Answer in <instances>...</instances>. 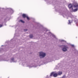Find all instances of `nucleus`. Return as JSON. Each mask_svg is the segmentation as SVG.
<instances>
[{"label": "nucleus", "mask_w": 78, "mask_h": 78, "mask_svg": "<svg viewBox=\"0 0 78 78\" xmlns=\"http://www.w3.org/2000/svg\"><path fill=\"white\" fill-rule=\"evenodd\" d=\"M7 20V19H5L4 20Z\"/></svg>", "instance_id": "nucleus-27"}, {"label": "nucleus", "mask_w": 78, "mask_h": 78, "mask_svg": "<svg viewBox=\"0 0 78 78\" xmlns=\"http://www.w3.org/2000/svg\"><path fill=\"white\" fill-rule=\"evenodd\" d=\"M9 9L10 11H11V14H12V13L13 12V10H12V9L11 8H9Z\"/></svg>", "instance_id": "nucleus-15"}, {"label": "nucleus", "mask_w": 78, "mask_h": 78, "mask_svg": "<svg viewBox=\"0 0 78 78\" xmlns=\"http://www.w3.org/2000/svg\"><path fill=\"white\" fill-rule=\"evenodd\" d=\"M57 74H58V75H62V72H61V71H58L57 73Z\"/></svg>", "instance_id": "nucleus-11"}, {"label": "nucleus", "mask_w": 78, "mask_h": 78, "mask_svg": "<svg viewBox=\"0 0 78 78\" xmlns=\"http://www.w3.org/2000/svg\"><path fill=\"white\" fill-rule=\"evenodd\" d=\"M28 31V30L27 29H24V31L25 32L26 31Z\"/></svg>", "instance_id": "nucleus-23"}, {"label": "nucleus", "mask_w": 78, "mask_h": 78, "mask_svg": "<svg viewBox=\"0 0 78 78\" xmlns=\"http://www.w3.org/2000/svg\"><path fill=\"white\" fill-rule=\"evenodd\" d=\"M51 61H49L48 62H50Z\"/></svg>", "instance_id": "nucleus-30"}, {"label": "nucleus", "mask_w": 78, "mask_h": 78, "mask_svg": "<svg viewBox=\"0 0 78 78\" xmlns=\"http://www.w3.org/2000/svg\"><path fill=\"white\" fill-rule=\"evenodd\" d=\"M39 56L41 59L44 58L45 56H46V54L43 52H39Z\"/></svg>", "instance_id": "nucleus-3"}, {"label": "nucleus", "mask_w": 78, "mask_h": 78, "mask_svg": "<svg viewBox=\"0 0 78 78\" xmlns=\"http://www.w3.org/2000/svg\"><path fill=\"white\" fill-rule=\"evenodd\" d=\"M2 46H3V45H2Z\"/></svg>", "instance_id": "nucleus-28"}, {"label": "nucleus", "mask_w": 78, "mask_h": 78, "mask_svg": "<svg viewBox=\"0 0 78 78\" xmlns=\"http://www.w3.org/2000/svg\"><path fill=\"white\" fill-rule=\"evenodd\" d=\"M30 38H32V37H33V35H30Z\"/></svg>", "instance_id": "nucleus-21"}, {"label": "nucleus", "mask_w": 78, "mask_h": 78, "mask_svg": "<svg viewBox=\"0 0 78 78\" xmlns=\"http://www.w3.org/2000/svg\"><path fill=\"white\" fill-rule=\"evenodd\" d=\"M4 49L3 48H0V53H2V51H4Z\"/></svg>", "instance_id": "nucleus-13"}, {"label": "nucleus", "mask_w": 78, "mask_h": 78, "mask_svg": "<svg viewBox=\"0 0 78 78\" xmlns=\"http://www.w3.org/2000/svg\"><path fill=\"white\" fill-rule=\"evenodd\" d=\"M10 62H16L17 60H15L13 58H11L10 61Z\"/></svg>", "instance_id": "nucleus-7"}, {"label": "nucleus", "mask_w": 78, "mask_h": 78, "mask_svg": "<svg viewBox=\"0 0 78 78\" xmlns=\"http://www.w3.org/2000/svg\"><path fill=\"white\" fill-rule=\"evenodd\" d=\"M71 46H72V47H74V45H73V44H72V45H71Z\"/></svg>", "instance_id": "nucleus-26"}, {"label": "nucleus", "mask_w": 78, "mask_h": 78, "mask_svg": "<svg viewBox=\"0 0 78 78\" xmlns=\"http://www.w3.org/2000/svg\"><path fill=\"white\" fill-rule=\"evenodd\" d=\"M2 56H5V58H8V55H2V56H0V57H2ZM6 61V60H5V59H0V61Z\"/></svg>", "instance_id": "nucleus-8"}, {"label": "nucleus", "mask_w": 78, "mask_h": 78, "mask_svg": "<svg viewBox=\"0 0 78 78\" xmlns=\"http://www.w3.org/2000/svg\"><path fill=\"white\" fill-rule=\"evenodd\" d=\"M68 19V18H67V19Z\"/></svg>", "instance_id": "nucleus-31"}, {"label": "nucleus", "mask_w": 78, "mask_h": 78, "mask_svg": "<svg viewBox=\"0 0 78 78\" xmlns=\"http://www.w3.org/2000/svg\"><path fill=\"white\" fill-rule=\"evenodd\" d=\"M60 14H62L63 16L64 17H65L66 16H67V15H66V13H63L62 12H60Z\"/></svg>", "instance_id": "nucleus-9"}, {"label": "nucleus", "mask_w": 78, "mask_h": 78, "mask_svg": "<svg viewBox=\"0 0 78 78\" xmlns=\"http://www.w3.org/2000/svg\"><path fill=\"white\" fill-rule=\"evenodd\" d=\"M77 20H77V19H76L75 20V22H77Z\"/></svg>", "instance_id": "nucleus-24"}, {"label": "nucleus", "mask_w": 78, "mask_h": 78, "mask_svg": "<svg viewBox=\"0 0 78 78\" xmlns=\"http://www.w3.org/2000/svg\"><path fill=\"white\" fill-rule=\"evenodd\" d=\"M50 59H49V61H50Z\"/></svg>", "instance_id": "nucleus-29"}, {"label": "nucleus", "mask_w": 78, "mask_h": 78, "mask_svg": "<svg viewBox=\"0 0 78 78\" xmlns=\"http://www.w3.org/2000/svg\"><path fill=\"white\" fill-rule=\"evenodd\" d=\"M60 41V42H66V41H64V40H61Z\"/></svg>", "instance_id": "nucleus-19"}, {"label": "nucleus", "mask_w": 78, "mask_h": 78, "mask_svg": "<svg viewBox=\"0 0 78 78\" xmlns=\"http://www.w3.org/2000/svg\"><path fill=\"white\" fill-rule=\"evenodd\" d=\"M20 22H22V23H24L25 22H24V21H23V20H20Z\"/></svg>", "instance_id": "nucleus-20"}, {"label": "nucleus", "mask_w": 78, "mask_h": 78, "mask_svg": "<svg viewBox=\"0 0 78 78\" xmlns=\"http://www.w3.org/2000/svg\"><path fill=\"white\" fill-rule=\"evenodd\" d=\"M75 3H74V4H73V5H71V4H69V5H68V7H69V8H70V9L72 8V6H73V5H74V4H75Z\"/></svg>", "instance_id": "nucleus-10"}, {"label": "nucleus", "mask_w": 78, "mask_h": 78, "mask_svg": "<svg viewBox=\"0 0 78 78\" xmlns=\"http://www.w3.org/2000/svg\"><path fill=\"white\" fill-rule=\"evenodd\" d=\"M27 15H26L25 14H23L22 15V17L23 18H25L26 17H27Z\"/></svg>", "instance_id": "nucleus-12"}, {"label": "nucleus", "mask_w": 78, "mask_h": 78, "mask_svg": "<svg viewBox=\"0 0 78 78\" xmlns=\"http://www.w3.org/2000/svg\"><path fill=\"white\" fill-rule=\"evenodd\" d=\"M70 20H69V23H68V24H71V23H72V22H70Z\"/></svg>", "instance_id": "nucleus-17"}, {"label": "nucleus", "mask_w": 78, "mask_h": 78, "mask_svg": "<svg viewBox=\"0 0 78 78\" xmlns=\"http://www.w3.org/2000/svg\"><path fill=\"white\" fill-rule=\"evenodd\" d=\"M22 65H23V64H25V65H28L26 66V67H29L30 69V68H31L32 67H37V66H34L33 65H30V63L27 62H26V61H22Z\"/></svg>", "instance_id": "nucleus-1"}, {"label": "nucleus", "mask_w": 78, "mask_h": 78, "mask_svg": "<svg viewBox=\"0 0 78 78\" xmlns=\"http://www.w3.org/2000/svg\"><path fill=\"white\" fill-rule=\"evenodd\" d=\"M66 78V75H64L62 77V78Z\"/></svg>", "instance_id": "nucleus-22"}, {"label": "nucleus", "mask_w": 78, "mask_h": 78, "mask_svg": "<svg viewBox=\"0 0 78 78\" xmlns=\"http://www.w3.org/2000/svg\"><path fill=\"white\" fill-rule=\"evenodd\" d=\"M26 18H27V19L28 20H30V18H29V17H28V16H27L26 17Z\"/></svg>", "instance_id": "nucleus-18"}, {"label": "nucleus", "mask_w": 78, "mask_h": 78, "mask_svg": "<svg viewBox=\"0 0 78 78\" xmlns=\"http://www.w3.org/2000/svg\"><path fill=\"white\" fill-rule=\"evenodd\" d=\"M55 73V72H52L50 75V76H53H53H54V77H57L58 75V74Z\"/></svg>", "instance_id": "nucleus-5"}, {"label": "nucleus", "mask_w": 78, "mask_h": 78, "mask_svg": "<svg viewBox=\"0 0 78 78\" xmlns=\"http://www.w3.org/2000/svg\"><path fill=\"white\" fill-rule=\"evenodd\" d=\"M3 27V26L2 25L0 24V28H1V27Z\"/></svg>", "instance_id": "nucleus-25"}, {"label": "nucleus", "mask_w": 78, "mask_h": 78, "mask_svg": "<svg viewBox=\"0 0 78 78\" xmlns=\"http://www.w3.org/2000/svg\"><path fill=\"white\" fill-rule=\"evenodd\" d=\"M73 8H76L73 10V8L72 9V10L73 12H76L78 11V4L77 3H75L73 5Z\"/></svg>", "instance_id": "nucleus-2"}, {"label": "nucleus", "mask_w": 78, "mask_h": 78, "mask_svg": "<svg viewBox=\"0 0 78 78\" xmlns=\"http://www.w3.org/2000/svg\"><path fill=\"white\" fill-rule=\"evenodd\" d=\"M69 48V47L67 45H64V47L62 48V50L64 52H66L67 51V49Z\"/></svg>", "instance_id": "nucleus-4"}, {"label": "nucleus", "mask_w": 78, "mask_h": 78, "mask_svg": "<svg viewBox=\"0 0 78 78\" xmlns=\"http://www.w3.org/2000/svg\"><path fill=\"white\" fill-rule=\"evenodd\" d=\"M48 34H49V35H50L51 36H52V37H54V38H55V39L56 40V41H57V40H58V39H57V38H56V36H55L54 35H53V34H51V32H49L48 33Z\"/></svg>", "instance_id": "nucleus-6"}, {"label": "nucleus", "mask_w": 78, "mask_h": 78, "mask_svg": "<svg viewBox=\"0 0 78 78\" xmlns=\"http://www.w3.org/2000/svg\"><path fill=\"white\" fill-rule=\"evenodd\" d=\"M43 30H44V31H48V30H47V29L45 28H43Z\"/></svg>", "instance_id": "nucleus-16"}, {"label": "nucleus", "mask_w": 78, "mask_h": 78, "mask_svg": "<svg viewBox=\"0 0 78 78\" xmlns=\"http://www.w3.org/2000/svg\"><path fill=\"white\" fill-rule=\"evenodd\" d=\"M70 17H71L72 19L75 18V16H73V15H71V16Z\"/></svg>", "instance_id": "nucleus-14"}]
</instances>
